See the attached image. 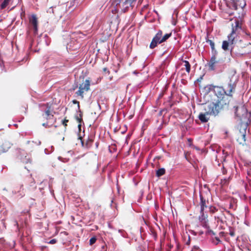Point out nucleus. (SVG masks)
<instances>
[{"label":"nucleus","instance_id":"9b49d317","mask_svg":"<svg viewBox=\"0 0 251 251\" xmlns=\"http://www.w3.org/2000/svg\"><path fill=\"white\" fill-rule=\"evenodd\" d=\"M227 97L224 96L221 99V109H228L229 100Z\"/></svg>","mask_w":251,"mask_h":251},{"label":"nucleus","instance_id":"f257e3e1","mask_svg":"<svg viewBox=\"0 0 251 251\" xmlns=\"http://www.w3.org/2000/svg\"><path fill=\"white\" fill-rule=\"evenodd\" d=\"M231 33L227 36V40L223 42L222 48L225 50H231L236 43L237 39V31L241 29V25L238 20H235L231 25Z\"/></svg>","mask_w":251,"mask_h":251},{"label":"nucleus","instance_id":"1a4fd4ad","mask_svg":"<svg viewBox=\"0 0 251 251\" xmlns=\"http://www.w3.org/2000/svg\"><path fill=\"white\" fill-rule=\"evenodd\" d=\"M201 216L199 217V219L201 222H206V219L207 218V215H205L203 212L204 207H206L205 205V201L201 197Z\"/></svg>","mask_w":251,"mask_h":251},{"label":"nucleus","instance_id":"c85d7f7f","mask_svg":"<svg viewBox=\"0 0 251 251\" xmlns=\"http://www.w3.org/2000/svg\"><path fill=\"white\" fill-rule=\"evenodd\" d=\"M68 120H64V121H63V124L65 126H66L67 125L66 123H67V122H68Z\"/></svg>","mask_w":251,"mask_h":251},{"label":"nucleus","instance_id":"9d476101","mask_svg":"<svg viewBox=\"0 0 251 251\" xmlns=\"http://www.w3.org/2000/svg\"><path fill=\"white\" fill-rule=\"evenodd\" d=\"M218 62V60L216 59V54L214 53L211 57L209 63H207V65L208 66L209 70L210 71L214 70Z\"/></svg>","mask_w":251,"mask_h":251},{"label":"nucleus","instance_id":"473e14b6","mask_svg":"<svg viewBox=\"0 0 251 251\" xmlns=\"http://www.w3.org/2000/svg\"><path fill=\"white\" fill-rule=\"evenodd\" d=\"M43 126H45V124H43Z\"/></svg>","mask_w":251,"mask_h":251},{"label":"nucleus","instance_id":"5701e85b","mask_svg":"<svg viewBox=\"0 0 251 251\" xmlns=\"http://www.w3.org/2000/svg\"><path fill=\"white\" fill-rule=\"evenodd\" d=\"M215 240H213V243H214V244H218V243H219V241H220V240H219V238H218V237H215Z\"/></svg>","mask_w":251,"mask_h":251},{"label":"nucleus","instance_id":"423d86ee","mask_svg":"<svg viewBox=\"0 0 251 251\" xmlns=\"http://www.w3.org/2000/svg\"><path fill=\"white\" fill-rule=\"evenodd\" d=\"M235 115L237 117H239L240 120H243L245 117L248 116L247 110L244 106L239 107L238 106H234Z\"/></svg>","mask_w":251,"mask_h":251},{"label":"nucleus","instance_id":"bb28decb","mask_svg":"<svg viewBox=\"0 0 251 251\" xmlns=\"http://www.w3.org/2000/svg\"><path fill=\"white\" fill-rule=\"evenodd\" d=\"M73 102V103H74L77 104V105H78V108L79 107V102H78V101H76V100H74Z\"/></svg>","mask_w":251,"mask_h":251},{"label":"nucleus","instance_id":"7c9ffc66","mask_svg":"<svg viewBox=\"0 0 251 251\" xmlns=\"http://www.w3.org/2000/svg\"><path fill=\"white\" fill-rule=\"evenodd\" d=\"M209 234H210L212 235H215V233L213 231H210Z\"/></svg>","mask_w":251,"mask_h":251},{"label":"nucleus","instance_id":"4468645a","mask_svg":"<svg viewBox=\"0 0 251 251\" xmlns=\"http://www.w3.org/2000/svg\"><path fill=\"white\" fill-rule=\"evenodd\" d=\"M10 147L11 144L10 142L8 141L4 142L1 146V148L2 149L3 152L7 151Z\"/></svg>","mask_w":251,"mask_h":251},{"label":"nucleus","instance_id":"f8f14e48","mask_svg":"<svg viewBox=\"0 0 251 251\" xmlns=\"http://www.w3.org/2000/svg\"><path fill=\"white\" fill-rule=\"evenodd\" d=\"M209 115H210L209 114H208V112L206 111V112L204 113H200L199 115V118L201 122L205 123L209 120Z\"/></svg>","mask_w":251,"mask_h":251},{"label":"nucleus","instance_id":"4be33fe9","mask_svg":"<svg viewBox=\"0 0 251 251\" xmlns=\"http://www.w3.org/2000/svg\"><path fill=\"white\" fill-rule=\"evenodd\" d=\"M96 241V238L95 237L91 238L89 240L90 245H92L94 244Z\"/></svg>","mask_w":251,"mask_h":251},{"label":"nucleus","instance_id":"20e7f679","mask_svg":"<svg viewBox=\"0 0 251 251\" xmlns=\"http://www.w3.org/2000/svg\"><path fill=\"white\" fill-rule=\"evenodd\" d=\"M227 7L232 6L237 9L238 8H243L246 5L245 0H223Z\"/></svg>","mask_w":251,"mask_h":251},{"label":"nucleus","instance_id":"b1692460","mask_svg":"<svg viewBox=\"0 0 251 251\" xmlns=\"http://www.w3.org/2000/svg\"><path fill=\"white\" fill-rule=\"evenodd\" d=\"M46 115H47V117H49V118H50V111L49 110H48L46 111Z\"/></svg>","mask_w":251,"mask_h":251},{"label":"nucleus","instance_id":"f3484780","mask_svg":"<svg viewBox=\"0 0 251 251\" xmlns=\"http://www.w3.org/2000/svg\"><path fill=\"white\" fill-rule=\"evenodd\" d=\"M229 178L230 177H224L223 178H221L220 184L222 185L227 184L229 181Z\"/></svg>","mask_w":251,"mask_h":251},{"label":"nucleus","instance_id":"2eb2a0df","mask_svg":"<svg viewBox=\"0 0 251 251\" xmlns=\"http://www.w3.org/2000/svg\"><path fill=\"white\" fill-rule=\"evenodd\" d=\"M246 134L243 133L242 134H241L240 138L239 137L238 139V140L240 142V144H244L245 143L246 141Z\"/></svg>","mask_w":251,"mask_h":251},{"label":"nucleus","instance_id":"6ab92c4d","mask_svg":"<svg viewBox=\"0 0 251 251\" xmlns=\"http://www.w3.org/2000/svg\"><path fill=\"white\" fill-rule=\"evenodd\" d=\"M208 42H209L210 43V45L212 50L213 54H214V53L216 54L217 52L215 50H214V43L211 40H208Z\"/></svg>","mask_w":251,"mask_h":251},{"label":"nucleus","instance_id":"a211bd4d","mask_svg":"<svg viewBox=\"0 0 251 251\" xmlns=\"http://www.w3.org/2000/svg\"><path fill=\"white\" fill-rule=\"evenodd\" d=\"M184 62L185 63L184 66L185 67L186 71L188 73H189L190 71V67H191L188 61L185 60L184 61Z\"/></svg>","mask_w":251,"mask_h":251},{"label":"nucleus","instance_id":"cd10ccee","mask_svg":"<svg viewBox=\"0 0 251 251\" xmlns=\"http://www.w3.org/2000/svg\"><path fill=\"white\" fill-rule=\"evenodd\" d=\"M120 0H116L114 2V4L115 3L116 6H117L118 4H120Z\"/></svg>","mask_w":251,"mask_h":251},{"label":"nucleus","instance_id":"f704fd0d","mask_svg":"<svg viewBox=\"0 0 251 251\" xmlns=\"http://www.w3.org/2000/svg\"><path fill=\"white\" fill-rule=\"evenodd\" d=\"M225 133H226V134H227V131H226V132H225Z\"/></svg>","mask_w":251,"mask_h":251},{"label":"nucleus","instance_id":"6e6552de","mask_svg":"<svg viewBox=\"0 0 251 251\" xmlns=\"http://www.w3.org/2000/svg\"><path fill=\"white\" fill-rule=\"evenodd\" d=\"M235 86L234 82L230 80L227 85L221 87V88L223 89L226 96H232V92L235 89Z\"/></svg>","mask_w":251,"mask_h":251},{"label":"nucleus","instance_id":"c756f323","mask_svg":"<svg viewBox=\"0 0 251 251\" xmlns=\"http://www.w3.org/2000/svg\"><path fill=\"white\" fill-rule=\"evenodd\" d=\"M76 120L78 123H80L81 119L80 118H79L78 117L76 118Z\"/></svg>","mask_w":251,"mask_h":251},{"label":"nucleus","instance_id":"39448f33","mask_svg":"<svg viewBox=\"0 0 251 251\" xmlns=\"http://www.w3.org/2000/svg\"><path fill=\"white\" fill-rule=\"evenodd\" d=\"M90 82L89 80L86 79L83 83L79 85L78 90L75 93L76 95L80 96L81 99H83L84 97V93L88 91L90 89Z\"/></svg>","mask_w":251,"mask_h":251},{"label":"nucleus","instance_id":"ddd939ff","mask_svg":"<svg viewBox=\"0 0 251 251\" xmlns=\"http://www.w3.org/2000/svg\"><path fill=\"white\" fill-rule=\"evenodd\" d=\"M30 23L33 25L35 32L37 31V19L36 15H32L29 19Z\"/></svg>","mask_w":251,"mask_h":251},{"label":"nucleus","instance_id":"2f4dec72","mask_svg":"<svg viewBox=\"0 0 251 251\" xmlns=\"http://www.w3.org/2000/svg\"><path fill=\"white\" fill-rule=\"evenodd\" d=\"M78 128L79 130H80L81 125L80 124L78 125Z\"/></svg>","mask_w":251,"mask_h":251},{"label":"nucleus","instance_id":"aec40b11","mask_svg":"<svg viewBox=\"0 0 251 251\" xmlns=\"http://www.w3.org/2000/svg\"><path fill=\"white\" fill-rule=\"evenodd\" d=\"M10 0H4V1L2 3L1 5V7L2 8H5L9 3Z\"/></svg>","mask_w":251,"mask_h":251},{"label":"nucleus","instance_id":"f03ea898","mask_svg":"<svg viewBox=\"0 0 251 251\" xmlns=\"http://www.w3.org/2000/svg\"><path fill=\"white\" fill-rule=\"evenodd\" d=\"M219 88L218 86H215L213 85H211L209 88V89L211 91L213 90L218 98H219L218 94H219V92L218 91ZM219 104L220 100L219 99H218L215 102H212L208 103L204 108L205 110L206 111L208 112V114H209L210 115H217L220 111Z\"/></svg>","mask_w":251,"mask_h":251},{"label":"nucleus","instance_id":"393cba45","mask_svg":"<svg viewBox=\"0 0 251 251\" xmlns=\"http://www.w3.org/2000/svg\"><path fill=\"white\" fill-rule=\"evenodd\" d=\"M56 242V240L54 239H52L50 241L49 243L51 244H53L55 243Z\"/></svg>","mask_w":251,"mask_h":251},{"label":"nucleus","instance_id":"0eeeda50","mask_svg":"<svg viewBox=\"0 0 251 251\" xmlns=\"http://www.w3.org/2000/svg\"><path fill=\"white\" fill-rule=\"evenodd\" d=\"M222 229H223L224 231H221V236H224L226 234H229L231 236H234L233 230L221 219V230Z\"/></svg>","mask_w":251,"mask_h":251},{"label":"nucleus","instance_id":"a878e982","mask_svg":"<svg viewBox=\"0 0 251 251\" xmlns=\"http://www.w3.org/2000/svg\"><path fill=\"white\" fill-rule=\"evenodd\" d=\"M223 170H222V173L223 174H225L226 172V170L225 169V166H224V165H223Z\"/></svg>","mask_w":251,"mask_h":251},{"label":"nucleus","instance_id":"7ed1b4c3","mask_svg":"<svg viewBox=\"0 0 251 251\" xmlns=\"http://www.w3.org/2000/svg\"><path fill=\"white\" fill-rule=\"evenodd\" d=\"M171 33H167L164 35L163 37L162 36V32L161 31H159L154 38L152 39V41L150 44V48L151 49H153L155 48L158 44H160L165 42L167 39H168L171 35Z\"/></svg>","mask_w":251,"mask_h":251},{"label":"nucleus","instance_id":"412c9836","mask_svg":"<svg viewBox=\"0 0 251 251\" xmlns=\"http://www.w3.org/2000/svg\"><path fill=\"white\" fill-rule=\"evenodd\" d=\"M136 0H126L124 3H125V4H126V7H128V5H131V4Z\"/></svg>","mask_w":251,"mask_h":251},{"label":"nucleus","instance_id":"dca6fc26","mask_svg":"<svg viewBox=\"0 0 251 251\" xmlns=\"http://www.w3.org/2000/svg\"><path fill=\"white\" fill-rule=\"evenodd\" d=\"M165 173V170L164 168H160L156 171V176L159 177L163 175Z\"/></svg>","mask_w":251,"mask_h":251},{"label":"nucleus","instance_id":"72a5a7b5","mask_svg":"<svg viewBox=\"0 0 251 251\" xmlns=\"http://www.w3.org/2000/svg\"><path fill=\"white\" fill-rule=\"evenodd\" d=\"M196 149L198 150H199V149L198 148H196Z\"/></svg>","mask_w":251,"mask_h":251}]
</instances>
